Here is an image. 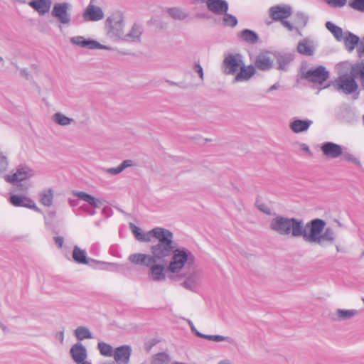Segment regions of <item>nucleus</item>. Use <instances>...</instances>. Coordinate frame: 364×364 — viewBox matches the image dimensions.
Returning a JSON list of instances; mask_svg holds the SVG:
<instances>
[{"label":"nucleus","mask_w":364,"mask_h":364,"mask_svg":"<svg viewBox=\"0 0 364 364\" xmlns=\"http://www.w3.org/2000/svg\"><path fill=\"white\" fill-rule=\"evenodd\" d=\"M329 6L333 7H343L346 0H324Z\"/></svg>","instance_id":"47"},{"label":"nucleus","mask_w":364,"mask_h":364,"mask_svg":"<svg viewBox=\"0 0 364 364\" xmlns=\"http://www.w3.org/2000/svg\"><path fill=\"white\" fill-rule=\"evenodd\" d=\"M269 14L274 21H281L291 15L292 9L289 5H276L269 9Z\"/></svg>","instance_id":"15"},{"label":"nucleus","mask_w":364,"mask_h":364,"mask_svg":"<svg viewBox=\"0 0 364 364\" xmlns=\"http://www.w3.org/2000/svg\"><path fill=\"white\" fill-rule=\"evenodd\" d=\"M341 156H343V159L346 161L351 162L358 166H361V163L360 160L353 154L343 151V154Z\"/></svg>","instance_id":"44"},{"label":"nucleus","mask_w":364,"mask_h":364,"mask_svg":"<svg viewBox=\"0 0 364 364\" xmlns=\"http://www.w3.org/2000/svg\"><path fill=\"white\" fill-rule=\"evenodd\" d=\"M73 258L78 264H87L90 259L87 257L86 251L75 245L73 247Z\"/></svg>","instance_id":"30"},{"label":"nucleus","mask_w":364,"mask_h":364,"mask_svg":"<svg viewBox=\"0 0 364 364\" xmlns=\"http://www.w3.org/2000/svg\"><path fill=\"white\" fill-rule=\"evenodd\" d=\"M35 176V171L28 166H18L16 171L12 175H6L4 179L6 182L15 184L17 182L29 179Z\"/></svg>","instance_id":"8"},{"label":"nucleus","mask_w":364,"mask_h":364,"mask_svg":"<svg viewBox=\"0 0 364 364\" xmlns=\"http://www.w3.org/2000/svg\"><path fill=\"white\" fill-rule=\"evenodd\" d=\"M75 336L78 341L92 339L93 336L90 329L86 326H78L74 331Z\"/></svg>","instance_id":"35"},{"label":"nucleus","mask_w":364,"mask_h":364,"mask_svg":"<svg viewBox=\"0 0 364 364\" xmlns=\"http://www.w3.org/2000/svg\"><path fill=\"white\" fill-rule=\"evenodd\" d=\"M28 5L37 11L41 15L48 12L51 5L50 0H32Z\"/></svg>","instance_id":"28"},{"label":"nucleus","mask_w":364,"mask_h":364,"mask_svg":"<svg viewBox=\"0 0 364 364\" xmlns=\"http://www.w3.org/2000/svg\"><path fill=\"white\" fill-rule=\"evenodd\" d=\"M362 301H363V303H364V297H363V298H362Z\"/></svg>","instance_id":"64"},{"label":"nucleus","mask_w":364,"mask_h":364,"mask_svg":"<svg viewBox=\"0 0 364 364\" xmlns=\"http://www.w3.org/2000/svg\"><path fill=\"white\" fill-rule=\"evenodd\" d=\"M70 205H71L72 206H75V205H77V203H76V201H75V200H70Z\"/></svg>","instance_id":"58"},{"label":"nucleus","mask_w":364,"mask_h":364,"mask_svg":"<svg viewBox=\"0 0 364 364\" xmlns=\"http://www.w3.org/2000/svg\"><path fill=\"white\" fill-rule=\"evenodd\" d=\"M93 3L94 0H90L82 13V18L85 21H99L105 17L102 9Z\"/></svg>","instance_id":"9"},{"label":"nucleus","mask_w":364,"mask_h":364,"mask_svg":"<svg viewBox=\"0 0 364 364\" xmlns=\"http://www.w3.org/2000/svg\"><path fill=\"white\" fill-rule=\"evenodd\" d=\"M255 68L253 65L245 66V64L240 68V72L235 77V82H242L250 80L255 73Z\"/></svg>","instance_id":"27"},{"label":"nucleus","mask_w":364,"mask_h":364,"mask_svg":"<svg viewBox=\"0 0 364 364\" xmlns=\"http://www.w3.org/2000/svg\"><path fill=\"white\" fill-rule=\"evenodd\" d=\"M279 85L278 83H275L269 88L268 92H271L274 90H277L279 88Z\"/></svg>","instance_id":"54"},{"label":"nucleus","mask_w":364,"mask_h":364,"mask_svg":"<svg viewBox=\"0 0 364 364\" xmlns=\"http://www.w3.org/2000/svg\"><path fill=\"white\" fill-rule=\"evenodd\" d=\"M223 21L224 26H230L232 28L237 26V19L235 16H233L230 14H228V12L223 14Z\"/></svg>","instance_id":"42"},{"label":"nucleus","mask_w":364,"mask_h":364,"mask_svg":"<svg viewBox=\"0 0 364 364\" xmlns=\"http://www.w3.org/2000/svg\"><path fill=\"white\" fill-rule=\"evenodd\" d=\"M134 166V163L131 159L123 161L118 166L109 168L105 170V172L109 175H117L122 172L124 169Z\"/></svg>","instance_id":"31"},{"label":"nucleus","mask_w":364,"mask_h":364,"mask_svg":"<svg viewBox=\"0 0 364 364\" xmlns=\"http://www.w3.org/2000/svg\"><path fill=\"white\" fill-rule=\"evenodd\" d=\"M359 65L364 68V63H359Z\"/></svg>","instance_id":"61"},{"label":"nucleus","mask_w":364,"mask_h":364,"mask_svg":"<svg viewBox=\"0 0 364 364\" xmlns=\"http://www.w3.org/2000/svg\"><path fill=\"white\" fill-rule=\"evenodd\" d=\"M40 202L46 207H50L53 204L54 193L52 188H48L42 191L40 194Z\"/></svg>","instance_id":"32"},{"label":"nucleus","mask_w":364,"mask_h":364,"mask_svg":"<svg viewBox=\"0 0 364 364\" xmlns=\"http://www.w3.org/2000/svg\"><path fill=\"white\" fill-rule=\"evenodd\" d=\"M349 5L355 10L364 12V0H352Z\"/></svg>","instance_id":"45"},{"label":"nucleus","mask_w":364,"mask_h":364,"mask_svg":"<svg viewBox=\"0 0 364 364\" xmlns=\"http://www.w3.org/2000/svg\"><path fill=\"white\" fill-rule=\"evenodd\" d=\"M10 202L16 207H26L38 212L40 211L39 208L36 205L35 202L25 196L13 195L10 198Z\"/></svg>","instance_id":"24"},{"label":"nucleus","mask_w":364,"mask_h":364,"mask_svg":"<svg viewBox=\"0 0 364 364\" xmlns=\"http://www.w3.org/2000/svg\"><path fill=\"white\" fill-rule=\"evenodd\" d=\"M344 35L343 41L346 48L348 51L352 52L359 42V37L349 31L346 32Z\"/></svg>","instance_id":"29"},{"label":"nucleus","mask_w":364,"mask_h":364,"mask_svg":"<svg viewBox=\"0 0 364 364\" xmlns=\"http://www.w3.org/2000/svg\"><path fill=\"white\" fill-rule=\"evenodd\" d=\"M56 339H58L61 344L64 342V331H60L55 336Z\"/></svg>","instance_id":"52"},{"label":"nucleus","mask_w":364,"mask_h":364,"mask_svg":"<svg viewBox=\"0 0 364 364\" xmlns=\"http://www.w3.org/2000/svg\"><path fill=\"white\" fill-rule=\"evenodd\" d=\"M294 60L291 54H280L277 56L278 69L287 70L289 63Z\"/></svg>","instance_id":"36"},{"label":"nucleus","mask_w":364,"mask_h":364,"mask_svg":"<svg viewBox=\"0 0 364 364\" xmlns=\"http://www.w3.org/2000/svg\"><path fill=\"white\" fill-rule=\"evenodd\" d=\"M142 33V26L138 23H134L127 34L124 33L121 41L131 43H139L141 41Z\"/></svg>","instance_id":"23"},{"label":"nucleus","mask_w":364,"mask_h":364,"mask_svg":"<svg viewBox=\"0 0 364 364\" xmlns=\"http://www.w3.org/2000/svg\"><path fill=\"white\" fill-rule=\"evenodd\" d=\"M131 228L133 234L134 235L136 239L138 241L140 242H151V238L155 239V242H152V245L154 243H159L160 239L161 238V235H166L167 232L168 231V229L163 228H154L152 230H149L146 233L141 232L140 228L136 227V225L131 224Z\"/></svg>","instance_id":"6"},{"label":"nucleus","mask_w":364,"mask_h":364,"mask_svg":"<svg viewBox=\"0 0 364 364\" xmlns=\"http://www.w3.org/2000/svg\"><path fill=\"white\" fill-rule=\"evenodd\" d=\"M189 325L191 331L199 338H204L209 341L215 342L227 341L230 343H233L234 340L228 336H223L220 335H206L199 332L195 327L193 323L190 319H185Z\"/></svg>","instance_id":"21"},{"label":"nucleus","mask_w":364,"mask_h":364,"mask_svg":"<svg viewBox=\"0 0 364 364\" xmlns=\"http://www.w3.org/2000/svg\"><path fill=\"white\" fill-rule=\"evenodd\" d=\"M132 351L130 346H121L114 349L112 356L117 364H129Z\"/></svg>","instance_id":"17"},{"label":"nucleus","mask_w":364,"mask_h":364,"mask_svg":"<svg viewBox=\"0 0 364 364\" xmlns=\"http://www.w3.org/2000/svg\"><path fill=\"white\" fill-rule=\"evenodd\" d=\"M304 77L314 83L322 84L329 77V73L325 67L320 65L315 69H310L304 74Z\"/></svg>","instance_id":"12"},{"label":"nucleus","mask_w":364,"mask_h":364,"mask_svg":"<svg viewBox=\"0 0 364 364\" xmlns=\"http://www.w3.org/2000/svg\"><path fill=\"white\" fill-rule=\"evenodd\" d=\"M336 250L337 252H341L343 251L342 249L341 248V247L339 245H336Z\"/></svg>","instance_id":"59"},{"label":"nucleus","mask_w":364,"mask_h":364,"mask_svg":"<svg viewBox=\"0 0 364 364\" xmlns=\"http://www.w3.org/2000/svg\"><path fill=\"white\" fill-rule=\"evenodd\" d=\"M295 23L298 27H304L307 23L308 17L303 13H297L295 15Z\"/></svg>","instance_id":"43"},{"label":"nucleus","mask_w":364,"mask_h":364,"mask_svg":"<svg viewBox=\"0 0 364 364\" xmlns=\"http://www.w3.org/2000/svg\"><path fill=\"white\" fill-rule=\"evenodd\" d=\"M20 73L22 76L25 77L26 79H28L29 74L26 69H21Z\"/></svg>","instance_id":"53"},{"label":"nucleus","mask_w":364,"mask_h":364,"mask_svg":"<svg viewBox=\"0 0 364 364\" xmlns=\"http://www.w3.org/2000/svg\"><path fill=\"white\" fill-rule=\"evenodd\" d=\"M273 63L270 53H261L256 57L254 67L262 71H267L273 67Z\"/></svg>","instance_id":"20"},{"label":"nucleus","mask_w":364,"mask_h":364,"mask_svg":"<svg viewBox=\"0 0 364 364\" xmlns=\"http://www.w3.org/2000/svg\"><path fill=\"white\" fill-rule=\"evenodd\" d=\"M326 27L333 35L334 38L338 41H343L345 33H343V29L341 27L335 25L331 21H327L326 23Z\"/></svg>","instance_id":"33"},{"label":"nucleus","mask_w":364,"mask_h":364,"mask_svg":"<svg viewBox=\"0 0 364 364\" xmlns=\"http://www.w3.org/2000/svg\"><path fill=\"white\" fill-rule=\"evenodd\" d=\"M73 194L80 200L87 202L94 208H100L102 205V200L95 198L92 196L82 191H74Z\"/></svg>","instance_id":"26"},{"label":"nucleus","mask_w":364,"mask_h":364,"mask_svg":"<svg viewBox=\"0 0 364 364\" xmlns=\"http://www.w3.org/2000/svg\"><path fill=\"white\" fill-rule=\"evenodd\" d=\"M301 149H302V150H304L306 152H310V149H309V146L305 144H302Z\"/></svg>","instance_id":"57"},{"label":"nucleus","mask_w":364,"mask_h":364,"mask_svg":"<svg viewBox=\"0 0 364 364\" xmlns=\"http://www.w3.org/2000/svg\"><path fill=\"white\" fill-rule=\"evenodd\" d=\"M274 215V217L269 222V228L272 231L282 236L302 237L304 239L306 224L304 225L302 220L275 213Z\"/></svg>","instance_id":"2"},{"label":"nucleus","mask_w":364,"mask_h":364,"mask_svg":"<svg viewBox=\"0 0 364 364\" xmlns=\"http://www.w3.org/2000/svg\"><path fill=\"white\" fill-rule=\"evenodd\" d=\"M105 26L109 38L114 41H121L124 29L123 14L121 11L113 12L107 18Z\"/></svg>","instance_id":"5"},{"label":"nucleus","mask_w":364,"mask_h":364,"mask_svg":"<svg viewBox=\"0 0 364 364\" xmlns=\"http://www.w3.org/2000/svg\"><path fill=\"white\" fill-rule=\"evenodd\" d=\"M0 328L2 329V331L4 333L9 332L8 328L6 326H4L1 321H0Z\"/></svg>","instance_id":"55"},{"label":"nucleus","mask_w":364,"mask_h":364,"mask_svg":"<svg viewBox=\"0 0 364 364\" xmlns=\"http://www.w3.org/2000/svg\"><path fill=\"white\" fill-rule=\"evenodd\" d=\"M243 65L244 62L240 54L229 55L223 60L225 73L228 75L236 73Z\"/></svg>","instance_id":"11"},{"label":"nucleus","mask_w":364,"mask_h":364,"mask_svg":"<svg viewBox=\"0 0 364 364\" xmlns=\"http://www.w3.org/2000/svg\"><path fill=\"white\" fill-rule=\"evenodd\" d=\"M54 241L58 247L61 248L63 247V242H64V239L63 237H55Z\"/></svg>","instance_id":"51"},{"label":"nucleus","mask_w":364,"mask_h":364,"mask_svg":"<svg viewBox=\"0 0 364 364\" xmlns=\"http://www.w3.org/2000/svg\"><path fill=\"white\" fill-rule=\"evenodd\" d=\"M193 69L195 73L198 74L200 80H203V69L200 63H195Z\"/></svg>","instance_id":"50"},{"label":"nucleus","mask_w":364,"mask_h":364,"mask_svg":"<svg viewBox=\"0 0 364 364\" xmlns=\"http://www.w3.org/2000/svg\"><path fill=\"white\" fill-rule=\"evenodd\" d=\"M151 255H139L138 261L154 262L157 261L168 262L166 271L172 274L179 273L186 265H193L196 258L193 254L186 247H178L173 240V234L168 230L166 235H161L159 243H154L150 247Z\"/></svg>","instance_id":"1"},{"label":"nucleus","mask_w":364,"mask_h":364,"mask_svg":"<svg viewBox=\"0 0 364 364\" xmlns=\"http://www.w3.org/2000/svg\"><path fill=\"white\" fill-rule=\"evenodd\" d=\"M69 7V4L66 2L55 4L53 6L51 14L53 17L58 18L61 23L68 25L70 22V15L68 11Z\"/></svg>","instance_id":"13"},{"label":"nucleus","mask_w":364,"mask_h":364,"mask_svg":"<svg viewBox=\"0 0 364 364\" xmlns=\"http://www.w3.org/2000/svg\"><path fill=\"white\" fill-rule=\"evenodd\" d=\"M257 208L262 213L267 214V215H273L272 211H271V209L270 208L264 204V203H259V204H257Z\"/></svg>","instance_id":"49"},{"label":"nucleus","mask_w":364,"mask_h":364,"mask_svg":"<svg viewBox=\"0 0 364 364\" xmlns=\"http://www.w3.org/2000/svg\"><path fill=\"white\" fill-rule=\"evenodd\" d=\"M53 120L60 126H67L70 124L74 119L66 117L61 112H57L53 115Z\"/></svg>","instance_id":"39"},{"label":"nucleus","mask_w":364,"mask_h":364,"mask_svg":"<svg viewBox=\"0 0 364 364\" xmlns=\"http://www.w3.org/2000/svg\"><path fill=\"white\" fill-rule=\"evenodd\" d=\"M240 37L245 42L255 44L258 41V35L250 29H244L240 33Z\"/></svg>","instance_id":"34"},{"label":"nucleus","mask_w":364,"mask_h":364,"mask_svg":"<svg viewBox=\"0 0 364 364\" xmlns=\"http://www.w3.org/2000/svg\"><path fill=\"white\" fill-rule=\"evenodd\" d=\"M94 213H95L94 211H91V212L90 213V215H93V214H94Z\"/></svg>","instance_id":"63"},{"label":"nucleus","mask_w":364,"mask_h":364,"mask_svg":"<svg viewBox=\"0 0 364 364\" xmlns=\"http://www.w3.org/2000/svg\"><path fill=\"white\" fill-rule=\"evenodd\" d=\"M297 51L304 55H311L314 53L313 47L307 39H304L298 43Z\"/></svg>","instance_id":"37"},{"label":"nucleus","mask_w":364,"mask_h":364,"mask_svg":"<svg viewBox=\"0 0 364 364\" xmlns=\"http://www.w3.org/2000/svg\"><path fill=\"white\" fill-rule=\"evenodd\" d=\"M202 277V270L194 269L186 277L181 286L186 289L196 292L201 285Z\"/></svg>","instance_id":"10"},{"label":"nucleus","mask_w":364,"mask_h":364,"mask_svg":"<svg viewBox=\"0 0 364 364\" xmlns=\"http://www.w3.org/2000/svg\"><path fill=\"white\" fill-rule=\"evenodd\" d=\"M171 364H186V363L178 362V361H174Z\"/></svg>","instance_id":"60"},{"label":"nucleus","mask_w":364,"mask_h":364,"mask_svg":"<svg viewBox=\"0 0 364 364\" xmlns=\"http://www.w3.org/2000/svg\"><path fill=\"white\" fill-rule=\"evenodd\" d=\"M205 4L208 11L217 16H222L229 9L228 3L225 0H208Z\"/></svg>","instance_id":"22"},{"label":"nucleus","mask_w":364,"mask_h":364,"mask_svg":"<svg viewBox=\"0 0 364 364\" xmlns=\"http://www.w3.org/2000/svg\"><path fill=\"white\" fill-rule=\"evenodd\" d=\"M218 364H233L230 360H223L220 361Z\"/></svg>","instance_id":"56"},{"label":"nucleus","mask_w":364,"mask_h":364,"mask_svg":"<svg viewBox=\"0 0 364 364\" xmlns=\"http://www.w3.org/2000/svg\"><path fill=\"white\" fill-rule=\"evenodd\" d=\"M69 354L75 364L87 361V351L82 343H76L73 345L69 350Z\"/></svg>","instance_id":"14"},{"label":"nucleus","mask_w":364,"mask_h":364,"mask_svg":"<svg viewBox=\"0 0 364 364\" xmlns=\"http://www.w3.org/2000/svg\"><path fill=\"white\" fill-rule=\"evenodd\" d=\"M326 222L319 218L314 219L306 223V230L304 240L310 244H317L323 246L324 242L333 243L336 238L334 230L331 228L325 229Z\"/></svg>","instance_id":"3"},{"label":"nucleus","mask_w":364,"mask_h":364,"mask_svg":"<svg viewBox=\"0 0 364 364\" xmlns=\"http://www.w3.org/2000/svg\"><path fill=\"white\" fill-rule=\"evenodd\" d=\"M281 23L284 27L287 28L289 31H294L298 33V35L301 36V33L298 26H294L289 21H288L285 19L281 21Z\"/></svg>","instance_id":"46"},{"label":"nucleus","mask_w":364,"mask_h":364,"mask_svg":"<svg viewBox=\"0 0 364 364\" xmlns=\"http://www.w3.org/2000/svg\"><path fill=\"white\" fill-rule=\"evenodd\" d=\"M97 348L101 355L106 357H111L113 355L114 351L112 347L102 341H100L97 344Z\"/></svg>","instance_id":"41"},{"label":"nucleus","mask_w":364,"mask_h":364,"mask_svg":"<svg viewBox=\"0 0 364 364\" xmlns=\"http://www.w3.org/2000/svg\"><path fill=\"white\" fill-rule=\"evenodd\" d=\"M323 154L327 158L336 159L343 154V147L333 142H324L321 146Z\"/></svg>","instance_id":"18"},{"label":"nucleus","mask_w":364,"mask_h":364,"mask_svg":"<svg viewBox=\"0 0 364 364\" xmlns=\"http://www.w3.org/2000/svg\"><path fill=\"white\" fill-rule=\"evenodd\" d=\"M358 314L356 309H336L331 313L330 318L333 321L342 322L351 320Z\"/></svg>","instance_id":"19"},{"label":"nucleus","mask_w":364,"mask_h":364,"mask_svg":"<svg viewBox=\"0 0 364 364\" xmlns=\"http://www.w3.org/2000/svg\"><path fill=\"white\" fill-rule=\"evenodd\" d=\"M168 14L176 20H184L188 17V14L179 8H170L168 9Z\"/></svg>","instance_id":"40"},{"label":"nucleus","mask_w":364,"mask_h":364,"mask_svg":"<svg viewBox=\"0 0 364 364\" xmlns=\"http://www.w3.org/2000/svg\"><path fill=\"white\" fill-rule=\"evenodd\" d=\"M8 161L5 156L0 153V173L7 168Z\"/></svg>","instance_id":"48"},{"label":"nucleus","mask_w":364,"mask_h":364,"mask_svg":"<svg viewBox=\"0 0 364 364\" xmlns=\"http://www.w3.org/2000/svg\"><path fill=\"white\" fill-rule=\"evenodd\" d=\"M70 42L81 48H87L89 49H104L111 50L112 48L107 46L100 44L94 40H87L83 36H77L70 38Z\"/></svg>","instance_id":"16"},{"label":"nucleus","mask_w":364,"mask_h":364,"mask_svg":"<svg viewBox=\"0 0 364 364\" xmlns=\"http://www.w3.org/2000/svg\"><path fill=\"white\" fill-rule=\"evenodd\" d=\"M203 3H206L208 0H200Z\"/></svg>","instance_id":"62"},{"label":"nucleus","mask_w":364,"mask_h":364,"mask_svg":"<svg viewBox=\"0 0 364 364\" xmlns=\"http://www.w3.org/2000/svg\"><path fill=\"white\" fill-rule=\"evenodd\" d=\"M359 77V75L353 72V66L352 67L350 74H344L341 75L336 80V85L339 90L347 95H350L355 92L358 87L355 78Z\"/></svg>","instance_id":"7"},{"label":"nucleus","mask_w":364,"mask_h":364,"mask_svg":"<svg viewBox=\"0 0 364 364\" xmlns=\"http://www.w3.org/2000/svg\"><path fill=\"white\" fill-rule=\"evenodd\" d=\"M139 255H151V254H144V253H134L132 254L129 256L128 260L136 264V265H141L146 267H149V277L154 282H162L166 279V266L165 261H157L149 262L148 261H145L144 263L139 262L138 257Z\"/></svg>","instance_id":"4"},{"label":"nucleus","mask_w":364,"mask_h":364,"mask_svg":"<svg viewBox=\"0 0 364 364\" xmlns=\"http://www.w3.org/2000/svg\"><path fill=\"white\" fill-rule=\"evenodd\" d=\"M313 124L311 119H294L289 124L291 130L294 133H301L307 131Z\"/></svg>","instance_id":"25"},{"label":"nucleus","mask_w":364,"mask_h":364,"mask_svg":"<svg viewBox=\"0 0 364 364\" xmlns=\"http://www.w3.org/2000/svg\"><path fill=\"white\" fill-rule=\"evenodd\" d=\"M170 360V356L166 353H158L151 357L150 364H168Z\"/></svg>","instance_id":"38"}]
</instances>
